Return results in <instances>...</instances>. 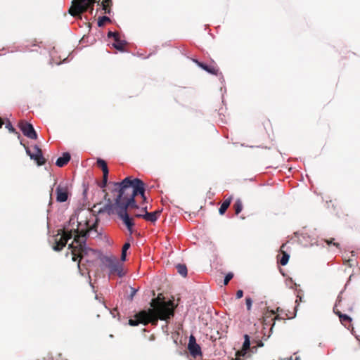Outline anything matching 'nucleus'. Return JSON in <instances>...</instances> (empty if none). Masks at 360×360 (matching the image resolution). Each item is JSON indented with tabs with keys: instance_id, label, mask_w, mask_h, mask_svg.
I'll use <instances>...</instances> for the list:
<instances>
[{
	"instance_id": "nucleus-1",
	"label": "nucleus",
	"mask_w": 360,
	"mask_h": 360,
	"mask_svg": "<svg viewBox=\"0 0 360 360\" xmlns=\"http://www.w3.org/2000/svg\"><path fill=\"white\" fill-rule=\"evenodd\" d=\"M110 184L111 193L115 196L116 207L138 208L135 197L139 195L143 202L146 200L145 184L138 178L127 176L121 182H112Z\"/></svg>"
},
{
	"instance_id": "nucleus-2",
	"label": "nucleus",
	"mask_w": 360,
	"mask_h": 360,
	"mask_svg": "<svg viewBox=\"0 0 360 360\" xmlns=\"http://www.w3.org/2000/svg\"><path fill=\"white\" fill-rule=\"evenodd\" d=\"M151 309L141 311L135 316V319H129V324L136 326L139 323L147 325L150 323L157 325L158 319L167 321L174 315L176 306L172 300L165 301L162 294L152 299L150 302Z\"/></svg>"
},
{
	"instance_id": "nucleus-3",
	"label": "nucleus",
	"mask_w": 360,
	"mask_h": 360,
	"mask_svg": "<svg viewBox=\"0 0 360 360\" xmlns=\"http://www.w3.org/2000/svg\"><path fill=\"white\" fill-rule=\"evenodd\" d=\"M89 229L84 230L77 229L75 231V235L74 238V243H75L76 245H74L73 243L69 245V248L72 249V260L77 261L78 259V266H79L80 260L84 257L85 255L87 254L88 249L85 247V237L89 232Z\"/></svg>"
},
{
	"instance_id": "nucleus-4",
	"label": "nucleus",
	"mask_w": 360,
	"mask_h": 360,
	"mask_svg": "<svg viewBox=\"0 0 360 360\" xmlns=\"http://www.w3.org/2000/svg\"><path fill=\"white\" fill-rule=\"evenodd\" d=\"M95 0H75V3L69 9V13L72 16L79 15L88 9H94Z\"/></svg>"
},
{
	"instance_id": "nucleus-5",
	"label": "nucleus",
	"mask_w": 360,
	"mask_h": 360,
	"mask_svg": "<svg viewBox=\"0 0 360 360\" xmlns=\"http://www.w3.org/2000/svg\"><path fill=\"white\" fill-rule=\"evenodd\" d=\"M103 264L109 269L110 274H117L119 277L124 275L122 264L115 257H105L103 259Z\"/></svg>"
},
{
	"instance_id": "nucleus-6",
	"label": "nucleus",
	"mask_w": 360,
	"mask_h": 360,
	"mask_svg": "<svg viewBox=\"0 0 360 360\" xmlns=\"http://www.w3.org/2000/svg\"><path fill=\"white\" fill-rule=\"evenodd\" d=\"M128 209H129V207H116V212L127 226L129 233L132 234L134 232V222L127 212Z\"/></svg>"
},
{
	"instance_id": "nucleus-7",
	"label": "nucleus",
	"mask_w": 360,
	"mask_h": 360,
	"mask_svg": "<svg viewBox=\"0 0 360 360\" xmlns=\"http://www.w3.org/2000/svg\"><path fill=\"white\" fill-rule=\"evenodd\" d=\"M61 233L58 234L55 238V245H53V250L56 251L61 250L67 244L69 239L72 238V231H65L60 230Z\"/></svg>"
},
{
	"instance_id": "nucleus-8",
	"label": "nucleus",
	"mask_w": 360,
	"mask_h": 360,
	"mask_svg": "<svg viewBox=\"0 0 360 360\" xmlns=\"http://www.w3.org/2000/svg\"><path fill=\"white\" fill-rule=\"evenodd\" d=\"M108 193H105L104 198L107 201V203L105 205L102 206L100 203L94 205L93 209L94 212H96L98 214L108 213V214H110L114 209L116 210L115 202L113 204L111 200L108 198ZM114 200L115 201V198H114Z\"/></svg>"
},
{
	"instance_id": "nucleus-9",
	"label": "nucleus",
	"mask_w": 360,
	"mask_h": 360,
	"mask_svg": "<svg viewBox=\"0 0 360 360\" xmlns=\"http://www.w3.org/2000/svg\"><path fill=\"white\" fill-rule=\"evenodd\" d=\"M18 127L22 131V134L31 139H37V134L32 126L30 123H28L27 122H25L24 120H22L19 122Z\"/></svg>"
},
{
	"instance_id": "nucleus-10",
	"label": "nucleus",
	"mask_w": 360,
	"mask_h": 360,
	"mask_svg": "<svg viewBox=\"0 0 360 360\" xmlns=\"http://www.w3.org/2000/svg\"><path fill=\"white\" fill-rule=\"evenodd\" d=\"M34 153L27 148L26 152L31 159L36 161L39 166L43 165L46 163V159L44 158L41 150L37 146H34L33 148Z\"/></svg>"
},
{
	"instance_id": "nucleus-11",
	"label": "nucleus",
	"mask_w": 360,
	"mask_h": 360,
	"mask_svg": "<svg viewBox=\"0 0 360 360\" xmlns=\"http://www.w3.org/2000/svg\"><path fill=\"white\" fill-rule=\"evenodd\" d=\"M290 250L287 243L282 244L279 250L280 254L277 256V261L281 265L285 266L288 264L290 258Z\"/></svg>"
},
{
	"instance_id": "nucleus-12",
	"label": "nucleus",
	"mask_w": 360,
	"mask_h": 360,
	"mask_svg": "<svg viewBox=\"0 0 360 360\" xmlns=\"http://www.w3.org/2000/svg\"><path fill=\"white\" fill-rule=\"evenodd\" d=\"M56 201L64 202L68 200L69 196L68 188L66 185L60 184L56 189Z\"/></svg>"
},
{
	"instance_id": "nucleus-13",
	"label": "nucleus",
	"mask_w": 360,
	"mask_h": 360,
	"mask_svg": "<svg viewBox=\"0 0 360 360\" xmlns=\"http://www.w3.org/2000/svg\"><path fill=\"white\" fill-rule=\"evenodd\" d=\"M142 212L143 214H135L136 217H141L147 221L155 222L158 220L160 211H155L153 212H148L146 210V207L142 209Z\"/></svg>"
},
{
	"instance_id": "nucleus-14",
	"label": "nucleus",
	"mask_w": 360,
	"mask_h": 360,
	"mask_svg": "<svg viewBox=\"0 0 360 360\" xmlns=\"http://www.w3.org/2000/svg\"><path fill=\"white\" fill-rule=\"evenodd\" d=\"M250 337L248 335L245 334L244 335V342H243L242 349L236 353V357L235 360H244L243 359H241V356L245 357L247 355L248 351L250 349Z\"/></svg>"
},
{
	"instance_id": "nucleus-15",
	"label": "nucleus",
	"mask_w": 360,
	"mask_h": 360,
	"mask_svg": "<svg viewBox=\"0 0 360 360\" xmlns=\"http://www.w3.org/2000/svg\"><path fill=\"white\" fill-rule=\"evenodd\" d=\"M195 62L197 63V65L199 67H200L201 68H202L203 70H205V71H207V72H209L210 74L217 75L219 72V68H217V66L215 64L206 65V64L199 62L198 60H195Z\"/></svg>"
},
{
	"instance_id": "nucleus-16",
	"label": "nucleus",
	"mask_w": 360,
	"mask_h": 360,
	"mask_svg": "<svg viewBox=\"0 0 360 360\" xmlns=\"http://www.w3.org/2000/svg\"><path fill=\"white\" fill-rule=\"evenodd\" d=\"M70 160V155L68 153H64L62 157H60L56 160V165L59 167H63L66 165Z\"/></svg>"
},
{
	"instance_id": "nucleus-17",
	"label": "nucleus",
	"mask_w": 360,
	"mask_h": 360,
	"mask_svg": "<svg viewBox=\"0 0 360 360\" xmlns=\"http://www.w3.org/2000/svg\"><path fill=\"white\" fill-rule=\"evenodd\" d=\"M97 166L102 169L103 176H108L109 170L105 160L98 158L96 162Z\"/></svg>"
},
{
	"instance_id": "nucleus-18",
	"label": "nucleus",
	"mask_w": 360,
	"mask_h": 360,
	"mask_svg": "<svg viewBox=\"0 0 360 360\" xmlns=\"http://www.w3.org/2000/svg\"><path fill=\"white\" fill-rule=\"evenodd\" d=\"M231 200H232L231 196L229 197V198L224 200V201L222 202V204L221 205V207H219V212L220 214L222 215L226 212V211L227 210V209L229 208V207L231 205Z\"/></svg>"
},
{
	"instance_id": "nucleus-19",
	"label": "nucleus",
	"mask_w": 360,
	"mask_h": 360,
	"mask_svg": "<svg viewBox=\"0 0 360 360\" xmlns=\"http://www.w3.org/2000/svg\"><path fill=\"white\" fill-rule=\"evenodd\" d=\"M188 349L193 356H196L201 354L200 347L196 343L191 345H188Z\"/></svg>"
},
{
	"instance_id": "nucleus-20",
	"label": "nucleus",
	"mask_w": 360,
	"mask_h": 360,
	"mask_svg": "<svg viewBox=\"0 0 360 360\" xmlns=\"http://www.w3.org/2000/svg\"><path fill=\"white\" fill-rule=\"evenodd\" d=\"M177 272L181 275L183 277H186L187 276V267L185 264H179L176 266Z\"/></svg>"
},
{
	"instance_id": "nucleus-21",
	"label": "nucleus",
	"mask_w": 360,
	"mask_h": 360,
	"mask_svg": "<svg viewBox=\"0 0 360 360\" xmlns=\"http://www.w3.org/2000/svg\"><path fill=\"white\" fill-rule=\"evenodd\" d=\"M340 321L341 322L342 324H343L345 326H349L351 321H352V319L347 316V314H340Z\"/></svg>"
},
{
	"instance_id": "nucleus-22",
	"label": "nucleus",
	"mask_w": 360,
	"mask_h": 360,
	"mask_svg": "<svg viewBox=\"0 0 360 360\" xmlns=\"http://www.w3.org/2000/svg\"><path fill=\"white\" fill-rule=\"evenodd\" d=\"M233 209L236 214H238L243 209V203L240 199H237L233 204Z\"/></svg>"
},
{
	"instance_id": "nucleus-23",
	"label": "nucleus",
	"mask_w": 360,
	"mask_h": 360,
	"mask_svg": "<svg viewBox=\"0 0 360 360\" xmlns=\"http://www.w3.org/2000/svg\"><path fill=\"white\" fill-rule=\"evenodd\" d=\"M125 46L126 42L123 40H121L120 39H119V41H117L113 44V46L119 51H123L124 49Z\"/></svg>"
},
{
	"instance_id": "nucleus-24",
	"label": "nucleus",
	"mask_w": 360,
	"mask_h": 360,
	"mask_svg": "<svg viewBox=\"0 0 360 360\" xmlns=\"http://www.w3.org/2000/svg\"><path fill=\"white\" fill-rule=\"evenodd\" d=\"M130 248L129 243H125L122 247V254H121V259L122 261H125L127 256V251Z\"/></svg>"
},
{
	"instance_id": "nucleus-25",
	"label": "nucleus",
	"mask_w": 360,
	"mask_h": 360,
	"mask_svg": "<svg viewBox=\"0 0 360 360\" xmlns=\"http://www.w3.org/2000/svg\"><path fill=\"white\" fill-rule=\"evenodd\" d=\"M110 22V18L107 16H102L98 18V25L99 27L103 26L106 22Z\"/></svg>"
},
{
	"instance_id": "nucleus-26",
	"label": "nucleus",
	"mask_w": 360,
	"mask_h": 360,
	"mask_svg": "<svg viewBox=\"0 0 360 360\" xmlns=\"http://www.w3.org/2000/svg\"><path fill=\"white\" fill-rule=\"evenodd\" d=\"M233 277V273H228L225 278H224V284L226 285L229 283V282L230 281V280L232 279V278Z\"/></svg>"
},
{
	"instance_id": "nucleus-27",
	"label": "nucleus",
	"mask_w": 360,
	"mask_h": 360,
	"mask_svg": "<svg viewBox=\"0 0 360 360\" xmlns=\"http://www.w3.org/2000/svg\"><path fill=\"white\" fill-rule=\"evenodd\" d=\"M245 304H246L248 311H250L251 307H252V299L250 297H246Z\"/></svg>"
},
{
	"instance_id": "nucleus-28",
	"label": "nucleus",
	"mask_w": 360,
	"mask_h": 360,
	"mask_svg": "<svg viewBox=\"0 0 360 360\" xmlns=\"http://www.w3.org/2000/svg\"><path fill=\"white\" fill-rule=\"evenodd\" d=\"M6 127L8 129L10 132L18 134L15 129L12 126L10 122L6 124Z\"/></svg>"
},
{
	"instance_id": "nucleus-29",
	"label": "nucleus",
	"mask_w": 360,
	"mask_h": 360,
	"mask_svg": "<svg viewBox=\"0 0 360 360\" xmlns=\"http://www.w3.org/2000/svg\"><path fill=\"white\" fill-rule=\"evenodd\" d=\"M108 176H103V181L101 183H100L98 185L101 188H103L106 186L107 185V183H108Z\"/></svg>"
},
{
	"instance_id": "nucleus-30",
	"label": "nucleus",
	"mask_w": 360,
	"mask_h": 360,
	"mask_svg": "<svg viewBox=\"0 0 360 360\" xmlns=\"http://www.w3.org/2000/svg\"><path fill=\"white\" fill-rule=\"evenodd\" d=\"M269 314H270L269 316H267V314H265V316L263 318L264 319V324H267L268 318L271 317L272 315H274L275 314V311L274 310H271V311H269Z\"/></svg>"
},
{
	"instance_id": "nucleus-31",
	"label": "nucleus",
	"mask_w": 360,
	"mask_h": 360,
	"mask_svg": "<svg viewBox=\"0 0 360 360\" xmlns=\"http://www.w3.org/2000/svg\"><path fill=\"white\" fill-rule=\"evenodd\" d=\"M326 242L327 243L328 245L333 244L336 248H340V244L338 243H335L334 238H330V240H326Z\"/></svg>"
},
{
	"instance_id": "nucleus-32",
	"label": "nucleus",
	"mask_w": 360,
	"mask_h": 360,
	"mask_svg": "<svg viewBox=\"0 0 360 360\" xmlns=\"http://www.w3.org/2000/svg\"><path fill=\"white\" fill-rule=\"evenodd\" d=\"M106 2H107V0L103 1H102L101 4H102V6H103V9L105 10V12L109 13H110V9L107 8Z\"/></svg>"
},
{
	"instance_id": "nucleus-33",
	"label": "nucleus",
	"mask_w": 360,
	"mask_h": 360,
	"mask_svg": "<svg viewBox=\"0 0 360 360\" xmlns=\"http://www.w3.org/2000/svg\"><path fill=\"white\" fill-rule=\"evenodd\" d=\"M193 344L194 345L196 344L195 338L194 336L191 335V337L189 338L188 345H193Z\"/></svg>"
},
{
	"instance_id": "nucleus-34",
	"label": "nucleus",
	"mask_w": 360,
	"mask_h": 360,
	"mask_svg": "<svg viewBox=\"0 0 360 360\" xmlns=\"http://www.w3.org/2000/svg\"><path fill=\"white\" fill-rule=\"evenodd\" d=\"M131 294L129 295V299L131 300L133 299L134 296L135 295V294H136L137 290L135 288H131Z\"/></svg>"
},
{
	"instance_id": "nucleus-35",
	"label": "nucleus",
	"mask_w": 360,
	"mask_h": 360,
	"mask_svg": "<svg viewBox=\"0 0 360 360\" xmlns=\"http://www.w3.org/2000/svg\"><path fill=\"white\" fill-rule=\"evenodd\" d=\"M243 296V291L242 290H238L236 292V298L240 299Z\"/></svg>"
},
{
	"instance_id": "nucleus-36",
	"label": "nucleus",
	"mask_w": 360,
	"mask_h": 360,
	"mask_svg": "<svg viewBox=\"0 0 360 360\" xmlns=\"http://www.w3.org/2000/svg\"><path fill=\"white\" fill-rule=\"evenodd\" d=\"M108 37H119V33L118 32H109L108 34Z\"/></svg>"
},
{
	"instance_id": "nucleus-37",
	"label": "nucleus",
	"mask_w": 360,
	"mask_h": 360,
	"mask_svg": "<svg viewBox=\"0 0 360 360\" xmlns=\"http://www.w3.org/2000/svg\"><path fill=\"white\" fill-rule=\"evenodd\" d=\"M333 311H334L335 314L338 316L339 318H340V314H343L340 311L338 310V309H337L336 306L334 307Z\"/></svg>"
},
{
	"instance_id": "nucleus-38",
	"label": "nucleus",
	"mask_w": 360,
	"mask_h": 360,
	"mask_svg": "<svg viewBox=\"0 0 360 360\" xmlns=\"http://www.w3.org/2000/svg\"><path fill=\"white\" fill-rule=\"evenodd\" d=\"M281 319H284V318H281V317H280V315H278H278H276V316H274V318H271V321H275L276 320H281Z\"/></svg>"
},
{
	"instance_id": "nucleus-39",
	"label": "nucleus",
	"mask_w": 360,
	"mask_h": 360,
	"mask_svg": "<svg viewBox=\"0 0 360 360\" xmlns=\"http://www.w3.org/2000/svg\"><path fill=\"white\" fill-rule=\"evenodd\" d=\"M52 193H53V188H51V193H50L49 205H51L52 204V200H53Z\"/></svg>"
},
{
	"instance_id": "nucleus-40",
	"label": "nucleus",
	"mask_w": 360,
	"mask_h": 360,
	"mask_svg": "<svg viewBox=\"0 0 360 360\" xmlns=\"http://www.w3.org/2000/svg\"><path fill=\"white\" fill-rule=\"evenodd\" d=\"M3 124H4L3 120L0 117V128L2 127Z\"/></svg>"
},
{
	"instance_id": "nucleus-41",
	"label": "nucleus",
	"mask_w": 360,
	"mask_h": 360,
	"mask_svg": "<svg viewBox=\"0 0 360 360\" xmlns=\"http://www.w3.org/2000/svg\"><path fill=\"white\" fill-rule=\"evenodd\" d=\"M114 40H115V42L117 41H119V39H120V36L119 37H113Z\"/></svg>"
},
{
	"instance_id": "nucleus-42",
	"label": "nucleus",
	"mask_w": 360,
	"mask_h": 360,
	"mask_svg": "<svg viewBox=\"0 0 360 360\" xmlns=\"http://www.w3.org/2000/svg\"><path fill=\"white\" fill-rule=\"evenodd\" d=\"M352 259H349V260L347 261V262L349 263V266H352L353 265V264L352 263Z\"/></svg>"
},
{
	"instance_id": "nucleus-43",
	"label": "nucleus",
	"mask_w": 360,
	"mask_h": 360,
	"mask_svg": "<svg viewBox=\"0 0 360 360\" xmlns=\"http://www.w3.org/2000/svg\"><path fill=\"white\" fill-rule=\"evenodd\" d=\"M144 212H142V210L141 211V213L140 214H143ZM135 214H139V212H134V215L135 216Z\"/></svg>"
},
{
	"instance_id": "nucleus-44",
	"label": "nucleus",
	"mask_w": 360,
	"mask_h": 360,
	"mask_svg": "<svg viewBox=\"0 0 360 360\" xmlns=\"http://www.w3.org/2000/svg\"><path fill=\"white\" fill-rule=\"evenodd\" d=\"M266 123L271 126V123H270V121L269 120H266Z\"/></svg>"
},
{
	"instance_id": "nucleus-45",
	"label": "nucleus",
	"mask_w": 360,
	"mask_h": 360,
	"mask_svg": "<svg viewBox=\"0 0 360 360\" xmlns=\"http://www.w3.org/2000/svg\"><path fill=\"white\" fill-rule=\"evenodd\" d=\"M100 0H95L96 3H99Z\"/></svg>"
},
{
	"instance_id": "nucleus-46",
	"label": "nucleus",
	"mask_w": 360,
	"mask_h": 360,
	"mask_svg": "<svg viewBox=\"0 0 360 360\" xmlns=\"http://www.w3.org/2000/svg\"><path fill=\"white\" fill-rule=\"evenodd\" d=\"M319 346H320V347H322V343H321H321H319Z\"/></svg>"
}]
</instances>
